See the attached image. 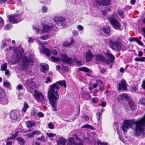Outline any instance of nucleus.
Masks as SVG:
<instances>
[{"label": "nucleus", "instance_id": "774afa93", "mask_svg": "<svg viewBox=\"0 0 145 145\" xmlns=\"http://www.w3.org/2000/svg\"><path fill=\"white\" fill-rule=\"evenodd\" d=\"M38 116L39 117H42L44 116V115L42 112H39L38 114Z\"/></svg>", "mask_w": 145, "mask_h": 145}, {"label": "nucleus", "instance_id": "72a5a7b5", "mask_svg": "<svg viewBox=\"0 0 145 145\" xmlns=\"http://www.w3.org/2000/svg\"><path fill=\"white\" fill-rule=\"evenodd\" d=\"M51 61L53 62H58L60 60V59L58 57H56L54 56H52L51 57Z\"/></svg>", "mask_w": 145, "mask_h": 145}, {"label": "nucleus", "instance_id": "58836bf2", "mask_svg": "<svg viewBox=\"0 0 145 145\" xmlns=\"http://www.w3.org/2000/svg\"><path fill=\"white\" fill-rule=\"evenodd\" d=\"M131 88L132 89V92H137L138 90V89L137 88V87L135 85H133Z\"/></svg>", "mask_w": 145, "mask_h": 145}, {"label": "nucleus", "instance_id": "5701e85b", "mask_svg": "<svg viewBox=\"0 0 145 145\" xmlns=\"http://www.w3.org/2000/svg\"><path fill=\"white\" fill-rule=\"evenodd\" d=\"M56 83L57 85L59 86L60 85L61 86H63L65 88H66V82L65 80L58 81Z\"/></svg>", "mask_w": 145, "mask_h": 145}, {"label": "nucleus", "instance_id": "0e129e2a", "mask_svg": "<svg viewBox=\"0 0 145 145\" xmlns=\"http://www.w3.org/2000/svg\"><path fill=\"white\" fill-rule=\"evenodd\" d=\"M0 24L1 25H3L4 24V22L3 19L0 17Z\"/></svg>", "mask_w": 145, "mask_h": 145}, {"label": "nucleus", "instance_id": "5fc2aeb1", "mask_svg": "<svg viewBox=\"0 0 145 145\" xmlns=\"http://www.w3.org/2000/svg\"><path fill=\"white\" fill-rule=\"evenodd\" d=\"M92 102L94 103H97L99 102L98 99L96 97H94L92 99Z\"/></svg>", "mask_w": 145, "mask_h": 145}, {"label": "nucleus", "instance_id": "37998d69", "mask_svg": "<svg viewBox=\"0 0 145 145\" xmlns=\"http://www.w3.org/2000/svg\"><path fill=\"white\" fill-rule=\"evenodd\" d=\"M103 62H105L106 64H109L111 63V61L110 59H106V58L104 57V59H103Z\"/></svg>", "mask_w": 145, "mask_h": 145}, {"label": "nucleus", "instance_id": "603ef678", "mask_svg": "<svg viewBox=\"0 0 145 145\" xmlns=\"http://www.w3.org/2000/svg\"><path fill=\"white\" fill-rule=\"evenodd\" d=\"M23 89V87L21 84L18 85L17 86L16 89L19 90H22Z\"/></svg>", "mask_w": 145, "mask_h": 145}, {"label": "nucleus", "instance_id": "8fccbe9b", "mask_svg": "<svg viewBox=\"0 0 145 145\" xmlns=\"http://www.w3.org/2000/svg\"><path fill=\"white\" fill-rule=\"evenodd\" d=\"M46 135L47 136L53 138L56 135L55 134H53L52 133H47Z\"/></svg>", "mask_w": 145, "mask_h": 145}, {"label": "nucleus", "instance_id": "7c9ffc66", "mask_svg": "<svg viewBox=\"0 0 145 145\" xmlns=\"http://www.w3.org/2000/svg\"><path fill=\"white\" fill-rule=\"evenodd\" d=\"M74 42V39L72 38L71 39V42H65L64 44L65 46H69L71 45Z\"/></svg>", "mask_w": 145, "mask_h": 145}, {"label": "nucleus", "instance_id": "2eb2a0df", "mask_svg": "<svg viewBox=\"0 0 145 145\" xmlns=\"http://www.w3.org/2000/svg\"><path fill=\"white\" fill-rule=\"evenodd\" d=\"M18 112L17 110H12L10 112V117L13 120H16L17 119Z\"/></svg>", "mask_w": 145, "mask_h": 145}, {"label": "nucleus", "instance_id": "412c9836", "mask_svg": "<svg viewBox=\"0 0 145 145\" xmlns=\"http://www.w3.org/2000/svg\"><path fill=\"white\" fill-rule=\"evenodd\" d=\"M105 55L108 57L109 59L110 60L111 63L114 62V60L115 59V57L111 53L107 52L105 54Z\"/></svg>", "mask_w": 145, "mask_h": 145}, {"label": "nucleus", "instance_id": "de8ad7c7", "mask_svg": "<svg viewBox=\"0 0 145 145\" xmlns=\"http://www.w3.org/2000/svg\"><path fill=\"white\" fill-rule=\"evenodd\" d=\"M49 35L46 34L43 36H41L40 38L43 40H46L49 38Z\"/></svg>", "mask_w": 145, "mask_h": 145}, {"label": "nucleus", "instance_id": "aec40b11", "mask_svg": "<svg viewBox=\"0 0 145 145\" xmlns=\"http://www.w3.org/2000/svg\"><path fill=\"white\" fill-rule=\"evenodd\" d=\"M82 97L85 100H88L91 98L89 93L82 91Z\"/></svg>", "mask_w": 145, "mask_h": 145}, {"label": "nucleus", "instance_id": "9b49d317", "mask_svg": "<svg viewBox=\"0 0 145 145\" xmlns=\"http://www.w3.org/2000/svg\"><path fill=\"white\" fill-rule=\"evenodd\" d=\"M25 85L26 88L28 89H33L35 87V83L33 81L28 80L26 81Z\"/></svg>", "mask_w": 145, "mask_h": 145}, {"label": "nucleus", "instance_id": "423d86ee", "mask_svg": "<svg viewBox=\"0 0 145 145\" xmlns=\"http://www.w3.org/2000/svg\"><path fill=\"white\" fill-rule=\"evenodd\" d=\"M127 84L124 79L121 80L120 82L117 84L116 88L118 91H125L127 89Z\"/></svg>", "mask_w": 145, "mask_h": 145}, {"label": "nucleus", "instance_id": "864d4df0", "mask_svg": "<svg viewBox=\"0 0 145 145\" xmlns=\"http://www.w3.org/2000/svg\"><path fill=\"white\" fill-rule=\"evenodd\" d=\"M27 62L28 63H33L34 61L32 57H30L28 59L27 58Z\"/></svg>", "mask_w": 145, "mask_h": 145}, {"label": "nucleus", "instance_id": "473e14b6", "mask_svg": "<svg viewBox=\"0 0 145 145\" xmlns=\"http://www.w3.org/2000/svg\"><path fill=\"white\" fill-rule=\"evenodd\" d=\"M7 63H5L3 64L1 67V70L2 71H5L7 68Z\"/></svg>", "mask_w": 145, "mask_h": 145}, {"label": "nucleus", "instance_id": "f704fd0d", "mask_svg": "<svg viewBox=\"0 0 145 145\" xmlns=\"http://www.w3.org/2000/svg\"><path fill=\"white\" fill-rule=\"evenodd\" d=\"M118 15L122 18H124L125 17L124 14L123 12L121 10H119L118 12Z\"/></svg>", "mask_w": 145, "mask_h": 145}, {"label": "nucleus", "instance_id": "4468645a", "mask_svg": "<svg viewBox=\"0 0 145 145\" xmlns=\"http://www.w3.org/2000/svg\"><path fill=\"white\" fill-rule=\"evenodd\" d=\"M40 134H41L40 131L35 130L27 134L26 136L29 138H31L34 137L35 135H38Z\"/></svg>", "mask_w": 145, "mask_h": 145}, {"label": "nucleus", "instance_id": "c756f323", "mask_svg": "<svg viewBox=\"0 0 145 145\" xmlns=\"http://www.w3.org/2000/svg\"><path fill=\"white\" fill-rule=\"evenodd\" d=\"M29 106L26 102H24L23 107L22 108V111L24 112H25Z\"/></svg>", "mask_w": 145, "mask_h": 145}, {"label": "nucleus", "instance_id": "f257e3e1", "mask_svg": "<svg viewBox=\"0 0 145 145\" xmlns=\"http://www.w3.org/2000/svg\"><path fill=\"white\" fill-rule=\"evenodd\" d=\"M132 124L135 125L134 128V134L136 137H143L145 136V121L143 117L137 120H125L122 126L124 132H126L129 128H132Z\"/></svg>", "mask_w": 145, "mask_h": 145}, {"label": "nucleus", "instance_id": "680f3d73", "mask_svg": "<svg viewBox=\"0 0 145 145\" xmlns=\"http://www.w3.org/2000/svg\"><path fill=\"white\" fill-rule=\"evenodd\" d=\"M18 49V51L20 53L22 54V53L24 52V50L23 48L22 47H19Z\"/></svg>", "mask_w": 145, "mask_h": 145}, {"label": "nucleus", "instance_id": "4be33fe9", "mask_svg": "<svg viewBox=\"0 0 145 145\" xmlns=\"http://www.w3.org/2000/svg\"><path fill=\"white\" fill-rule=\"evenodd\" d=\"M66 142V140L63 137H61L59 138L57 142V145H65V144Z\"/></svg>", "mask_w": 145, "mask_h": 145}, {"label": "nucleus", "instance_id": "052dcab7", "mask_svg": "<svg viewBox=\"0 0 145 145\" xmlns=\"http://www.w3.org/2000/svg\"><path fill=\"white\" fill-rule=\"evenodd\" d=\"M65 20L61 22L59 24H59L61 25V26H62L63 27H65L66 25V23H65Z\"/></svg>", "mask_w": 145, "mask_h": 145}, {"label": "nucleus", "instance_id": "a19ab883", "mask_svg": "<svg viewBox=\"0 0 145 145\" xmlns=\"http://www.w3.org/2000/svg\"><path fill=\"white\" fill-rule=\"evenodd\" d=\"M41 65L42 67V69L43 71H44L46 70H47L48 69L49 67L48 65L47 64H45L43 65Z\"/></svg>", "mask_w": 145, "mask_h": 145}, {"label": "nucleus", "instance_id": "e2e57ef3", "mask_svg": "<svg viewBox=\"0 0 145 145\" xmlns=\"http://www.w3.org/2000/svg\"><path fill=\"white\" fill-rule=\"evenodd\" d=\"M7 44L6 42H3L2 43L1 48L2 49H3L5 47L7 46Z\"/></svg>", "mask_w": 145, "mask_h": 145}, {"label": "nucleus", "instance_id": "6e6552de", "mask_svg": "<svg viewBox=\"0 0 145 145\" xmlns=\"http://www.w3.org/2000/svg\"><path fill=\"white\" fill-rule=\"evenodd\" d=\"M60 60L62 61L64 63H67L71 64L73 63V60L72 58L67 57L66 54H61L60 55Z\"/></svg>", "mask_w": 145, "mask_h": 145}, {"label": "nucleus", "instance_id": "4d7b16f0", "mask_svg": "<svg viewBox=\"0 0 145 145\" xmlns=\"http://www.w3.org/2000/svg\"><path fill=\"white\" fill-rule=\"evenodd\" d=\"M102 114L99 112H98L97 113V114H96L97 117V120L98 121H99V120Z\"/></svg>", "mask_w": 145, "mask_h": 145}, {"label": "nucleus", "instance_id": "b1692460", "mask_svg": "<svg viewBox=\"0 0 145 145\" xmlns=\"http://www.w3.org/2000/svg\"><path fill=\"white\" fill-rule=\"evenodd\" d=\"M65 20V19L63 17H56L54 18V20L58 24L61 22Z\"/></svg>", "mask_w": 145, "mask_h": 145}, {"label": "nucleus", "instance_id": "a211bd4d", "mask_svg": "<svg viewBox=\"0 0 145 145\" xmlns=\"http://www.w3.org/2000/svg\"><path fill=\"white\" fill-rule=\"evenodd\" d=\"M96 82L99 87V89L101 91H103L105 90V88L103 84L102 81L101 80H98L96 81Z\"/></svg>", "mask_w": 145, "mask_h": 145}, {"label": "nucleus", "instance_id": "e433bc0d", "mask_svg": "<svg viewBox=\"0 0 145 145\" xmlns=\"http://www.w3.org/2000/svg\"><path fill=\"white\" fill-rule=\"evenodd\" d=\"M3 85L4 87L8 88H10V83L8 82L7 80L4 81L3 82Z\"/></svg>", "mask_w": 145, "mask_h": 145}, {"label": "nucleus", "instance_id": "c03bdc74", "mask_svg": "<svg viewBox=\"0 0 145 145\" xmlns=\"http://www.w3.org/2000/svg\"><path fill=\"white\" fill-rule=\"evenodd\" d=\"M37 114V113L35 110H32L31 112V116H36Z\"/></svg>", "mask_w": 145, "mask_h": 145}, {"label": "nucleus", "instance_id": "79ce46f5", "mask_svg": "<svg viewBox=\"0 0 145 145\" xmlns=\"http://www.w3.org/2000/svg\"><path fill=\"white\" fill-rule=\"evenodd\" d=\"M82 127L90 129H93L94 128L93 126L89 124H86L84 125Z\"/></svg>", "mask_w": 145, "mask_h": 145}, {"label": "nucleus", "instance_id": "0eeeda50", "mask_svg": "<svg viewBox=\"0 0 145 145\" xmlns=\"http://www.w3.org/2000/svg\"><path fill=\"white\" fill-rule=\"evenodd\" d=\"M130 98L127 94L122 93L118 96L117 101L119 103L123 104L125 100L128 101Z\"/></svg>", "mask_w": 145, "mask_h": 145}, {"label": "nucleus", "instance_id": "13d9d810", "mask_svg": "<svg viewBox=\"0 0 145 145\" xmlns=\"http://www.w3.org/2000/svg\"><path fill=\"white\" fill-rule=\"evenodd\" d=\"M42 10L44 12H46L47 11V8L45 6H43L42 7Z\"/></svg>", "mask_w": 145, "mask_h": 145}, {"label": "nucleus", "instance_id": "dca6fc26", "mask_svg": "<svg viewBox=\"0 0 145 145\" xmlns=\"http://www.w3.org/2000/svg\"><path fill=\"white\" fill-rule=\"evenodd\" d=\"M103 32L106 35L110 36L111 33V28L109 26H104L102 28Z\"/></svg>", "mask_w": 145, "mask_h": 145}, {"label": "nucleus", "instance_id": "bb28decb", "mask_svg": "<svg viewBox=\"0 0 145 145\" xmlns=\"http://www.w3.org/2000/svg\"><path fill=\"white\" fill-rule=\"evenodd\" d=\"M104 57L102 55H97L95 56V59L97 61H101L103 62Z\"/></svg>", "mask_w": 145, "mask_h": 145}, {"label": "nucleus", "instance_id": "3c124183", "mask_svg": "<svg viewBox=\"0 0 145 145\" xmlns=\"http://www.w3.org/2000/svg\"><path fill=\"white\" fill-rule=\"evenodd\" d=\"M138 39H137L136 37H135L130 38L129 41L131 42H132L134 41L137 42Z\"/></svg>", "mask_w": 145, "mask_h": 145}, {"label": "nucleus", "instance_id": "cd10ccee", "mask_svg": "<svg viewBox=\"0 0 145 145\" xmlns=\"http://www.w3.org/2000/svg\"><path fill=\"white\" fill-rule=\"evenodd\" d=\"M43 30L45 32H47L50 31V29H52L53 26V25L50 26H48L46 25H44L43 26Z\"/></svg>", "mask_w": 145, "mask_h": 145}, {"label": "nucleus", "instance_id": "69168bd1", "mask_svg": "<svg viewBox=\"0 0 145 145\" xmlns=\"http://www.w3.org/2000/svg\"><path fill=\"white\" fill-rule=\"evenodd\" d=\"M106 103L105 101H103L101 104H100L99 105H101L102 107H104L106 105Z\"/></svg>", "mask_w": 145, "mask_h": 145}, {"label": "nucleus", "instance_id": "39448f33", "mask_svg": "<svg viewBox=\"0 0 145 145\" xmlns=\"http://www.w3.org/2000/svg\"><path fill=\"white\" fill-rule=\"evenodd\" d=\"M8 100L5 91L0 88V103L3 105H7Z\"/></svg>", "mask_w": 145, "mask_h": 145}, {"label": "nucleus", "instance_id": "f3484780", "mask_svg": "<svg viewBox=\"0 0 145 145\" xmlns=\"http://www.w3.org/2000/svg\"><path fill=\"white\" fill-rule=\"evenodd\" d=\"M93 57L91 50H88L87 52L86 53V62H89L91 61V59Z\"/></svg>", "mask_w": 145, "mask_h": 145}, {"label": "nucleus", "instance_id": "bf43d9fd", "mask_svg": "<svg viewBox=\"0 0 145 145\" xmlns=\"http://www.w3.org/2000/svg\"><path fill=\"white\" fill-rule=\"evenodd\" d=\"M11 25L10 24H7L4 27V29L5 30H7L9 29L10 27V25Z\"/></svg>", "mask_w": 145, "mask_h": 145}, {"label": "nucleus", "instance_id": "49530a36", "mask_svg": "<svg viewBox=\"0 0 145 145\" xmlns=\"http://www.w3.org/2000/svg\"><path fill=\"white\" fill-rule=\"evenodd\" d=\"M97 144L98 145H107L108 144L107 143H105L104 142H101V141L98 140L97 142Z\"/></svg>", "mask_w": 145, "mask_h": 145}, {"label": "nucleus", "instance_id": "393cba45", "mask_svg": "<svg viewBox=\"0 0 145 145\" xmlns=\"http://www.w3.org/2000/svg\"><path fill=\"white\" fill-rule=\"evenodd\" d=\"M18 143L20 145H24L25 144V141L23 138L18 137L17 138Z\"/></svg>", "mask_w": 145, "mask_h": 145}, {"label": "nucleus", "instance_id": "9d476101", "mask_svg": "<svg viewBox=\"0 0 145 145\" xmlns=\"http://www.w3.org/2000/svg\"><path fill=\"white\" fill-rule=\"evenodd\" d=\"M96 2L99 5L107 6L111 3V0H95Z\"/></svg>", "mask_w": 145, "mask_h": 145}, {"label": "nucleus", "instance_id": "2f4dec72", "mask_svg": "<svg viewBox=\"0 0 145 145\" xmlns=\"http://www.w3.org/2000/svg\"><path fill=\"white\" fill-rule=\"evenodd\" d=\"M134 60L137 61L143 62L145 61V57H142L141 58L137 57L134 59Z\"/></svg>", "mask_w": 145, "mask_h": 145}, {"label": "nucleus", "instance_id": "4c0bfd02", "mask_svg": "<svg viewBox=\"0 0 145 145\" xmlns=\"http://www.w3.org/2000/svg\"><path fill=\"white\" fill-rule=\"evenodd\" d=\"M62 67L61 68L62 71H63L64 72L66 71L68 72V67L67 66H65L63 65H61Z\"/></svg>", "mask_w": 145, "mask_h": 145}, {"label": "nucleus", "instance_id": "6e6d98bb", "mask_svg": "<svg viewBox=\"0 0 145 145\" xmlns=\"http://www.w3.org/2000/svg\"><path fill=\"white\" fill-rule=\"evenodd\" d=\"M75 62L78 65L81 66L82 65V61H78L77 59H75Z\"/></svg>", "mask_w": 145, "mask_h": 145}, {"label": "nucleus", "instance_id": "ea45409f", "mask_svg": "<svg viewBox=\"0 0 145 145\" xmlns=\"http://www.w3.org/2000/svg\"><path fill=\"white\" fill-rule=\"evenodd\" d=\"M139 103L145 105V98H141L139 101Z\"/></svg>", "mask_w": 145, "mask_h": 145}, {"label": "nucleus", "instance_id": "20e7f679", "mask_svg": "<svg viewBox=\"0 0 145 145\" xmlns=\"http://www.w3.org/2000/svg\"><path fill=\"white\" fill-rule=\"evenodd\" d=\"M108 19L112 26L114 29L121 30L120 29L121 27V24L116 19L113 17H111L108 18Z\"/></svg>", "mask_w": 145, "mask_h": 145}, {"label": "nucleus", "instance_id": "f8f14e48", "mask_svg": "<svg viewBox=\"0 0 145 145\" xmlns=\"http://www.w3.org/2000/svg\"><path fill=\"white\" fill-rule=\"evenodd\" d=\"M19 14H14L11 16L9 15L8 16V20L10 22L13 23H17L18 22V20L16 19V18L19 16Z\"/></svg>", "mask_w": 145, "mask_h": 145}, {"label": "nucleus", "instance_id": "a878e982", "mask_svg": "<svg viewBox=\"0 0 145 145\" xmlns=\"http://www.w3.org/2000/svg\"><path fill=\"white\" fill-rule=\"evenodd\" d=\"M78 70L80 71H82L87 73H90V69L86 67H80L78 69Z\"/></svg>", "mask_w": 145, "mask_h": 145}, {"label": "nucleus", "instance_id": "ddd939ff", "mask_svg": "<svg viewBox=\"0 0 145 145\" xmlns=\"http://www.w3.org/2000/svg\"><path fill=\"white\" fill-rule=\"evenodd\" d=\"M127 102L129 103V104L130 107V110L133 111L136 109L137 105L135 102L131 97Z\"/></svg>", "mask_w": 145, "mask_h": 145}, {"label": "nucleus", "instance_id": "09e8293b", "mask_svg": "<svg viewBox=\"0 0 145 145\" xmlns=\"http://www.w3.org/2000/svg\"><path fill=\"white\" fill-rule=\"evenodd\" d=\"M48 127L50 129H53L54 128V125L52 122H50L48 124Z\"/></svg>", "mask_w": 145, "mask_h": 145}, {"label": "nucleus", "instance_id": "6ab92c4d", "mask_svg": "<svg viewBox=\"0 0 145 145\" xmlns=\"http://www.w3.org/2000/svg\"><path fill=\"white\" fill-rule=\"evenodd\" d=\"M45 47L44 46L42 47V52L44 53L47 56L49 57L51 55L52 52L50 50L45 48Z\"/></svg>", "mask_w": 145, "mask_h": 145}, {"label": "nucleus", "instance_id": "f03ea898", "mask_svg": "<svg viewBox=\"0 0 145 145\" xmlns=\"http://www.w3.org/2000/svg\"><path fill=\"white\" fill-rule=\"evenodd\" d=\"M60 87L56 83L50 85L48 92L50 103L53 108V111H57V104L59 98L58 92Z\"/></svg>", "mask_w": 145, "mask_h": 145}, {"label": "nucleus", "instance_id": "c85d7f7f", "mask_svg": "<svg viewBox=\"0 0 145 145\" xmlns=\"http://www.w3.org/2000/svg\"><path fill=\"white\" fill-rule=\"evenodd\" d=\"M36 124L35 121H29L26 123L27 127L28 128H30L32 126H34Z\"/></svg>", "mask_w": 145, "mask_h": 145}, {"label": "nucleus", "instance_id": "c9c22d12", "mask_svg": "<svg viewBox=\"0 0 145 145\" xmlns=\"http://www.w3.org/2000/svg\"><path fill=\"white\" fill-rule=\"evenodd\" d=\"M37 139L40 142H46V140L45 139V137L44 135H42L40 137L37 138Z\"/></svg>", "mask_w": 145, "mask_h": 145}, {"label": "nucleus", "instance_id": "338daca9", "mask_svg": "<svg viewBox=\"0 0 145 145\" xmlns=\"http://www.w3.org/2000/svg\"><path fill=\"white\" fill-rule=\"evenodd\" d=\"M74 138H73L71 137L69 139V142L72 144H74Z\"/></svg>", "mask_w": 145, "mask_h": 145}, {"label": "nucleus", "instance_id": "1a4fd4ad", "mask_svg": "<svg viewBox=\"0 0 145 145\" xmlns=\"http://www.w3.org/2000/svg\"><path fill=\"white\" fill-rule=\"evenodd\" d=\"M34 97L37 101L42 102L44 101L45 98L42 93L38 92L36 90H34Z\"/></svg>", "mask_w": 145, "mask_h": 145}, {"label": "nucleus", "instance_id": "a18cd8bd", "mask_svg": "<svg viewBox=\"0 0 145 145\" xmlns=\"http://www.w3.org/2000/svg\"><path fill=\"white\" fill-rule=\"evenodd\" d=\"M53 55L55 56H57L58 54V52L57 50L55 49H53L51 51Z\"/></svg>", "mask_w": 145, "mask_h": 145}, {"label": "nucleus", "instance_id": "7ed1b4c3", "mask_svg": "<svg viewBox=\"0 0 145 145\" xmlns=\"http://www.w3.org/2000/svg\"><path fill=\"white\" fill-rule=\"evenodd\" d=\"M108 40L109 45L112 50H115V47L118 51L121 50L123 44L119 41V39L114 41L113 40L110 39H108Z\"/></svg>", "mask_w": 145, "mask_h": 145}]
</instances>
